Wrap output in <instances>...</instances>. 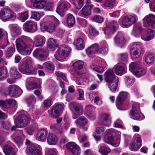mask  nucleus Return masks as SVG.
Segmentation results:
<instances>
[{"label":"nucleus","mask_w":155,"mask_h":155,"mask_svg":"<svg viewBox=\"0 0 155 155\" xmlns=\"http://www.w3.org/2000/svg\"><path fill=\"white\" fill-rule=\"evenodd\" d=\"M58 140V137L54 134L49 133L47 138L48 143L50 145H55Z\"/></svg>","instance_id":"nucleus-28"},{"label":"nucleus","mask_w":155,"mask_h":155,"mask_svg":"<svg viewBox=\"0 0 155 155\" xmlns=\"http://www.w3.org/2000/svg\"><path fill=\"white\" fill-rule=\"evenodd\" d=\"M110 149L106 146L101 147L99 150V152L102 155H107L110 152Z\"/></svg>","instance_id":"nucleus-51"},{"label":"nucleus","mask_w":155,"mask_h":155,"mask_svg":"<svg viewBox=\"0 0 155 155\" xmlns=\"http://www.w3.org/2000/svg\"><path fill=\"white\" fill-rule=\"evenodd\" d=\"M143 23L146 22L149 25L153 28H155V15L150 14L146 16L143 19Z\"/></svg>","instance_id":"nucleus-19"},{"label":"nucleus","mask_w":155,"mask_h":155,"mask_svg":"<svg viewBox=\"0 0 155 155\" xmlns=\"http://www.w3.org/2000/svg\"><path fill=\"white\" fill-rule=\"evenodd\" d=\"M84 0H72L74 5L77 9H80L83 5Z\"/></svg>","instance_id":"nucleus-55"},{"label":"nucleus","mask_w":155,"mask_h":155,"mask_svg":"<svg viewBox=\"0 0 155 155\" xmlns=\"http://www.w3.org/2000/svg\"><path fill=\"white\" fill-rule=\"evenodd\" d=\"M3 151L6 155H15L16 152L13 148L9 145H5L3 147Z\"/></svg>","instance_id":"nucleus-32"},{"label":"nucleus","mask_w":155,"mask_h":155,"mask_svg":"<svg viewBox=\"0 0 155 155\" xmlns=\"http://www.w3.org/2000/svg\"><path fill=\"white\" fill-rule=\"evenodd\" d=\"M148 34L146 35H143V39L146 41H148L153 39L155 36V31L152 29L148 30Z\"/></svg>","instance_id":"nucleus-41"},{"label":"nucleus","mask_w":155,"mask_h":155,"mask_svg":"<svg viewBox=\"0 0 155 155\" xmlns=\"http://www.w3.org/2000/svg\"><path fill=\"white\" fill-rule=\"evenodd\" d=\"M71 7L70 3L67 2L61 3L57 7L56 12L61 17L64 15L68 9Z\"/></svg>","instance_id":"nucleus-13"},{"label":"nucleus","mask_w":155,"mask_h":155,"mask_svg":"<svg viewBox=\"0 0 155 155\" xmlns=\"http://www.w3.org/2000/svg\"><path fill=\"white\" fill-rule=\"evenodd\" d=\"M31 17L37 21H38L40 20L41 18V15L38 12H31Z\"/></svg>","instance_id":"nucleus-64"},{"label":"nucleus","mask_w":155,"mask_h":155,"mask_svg":"<svg viewBox=\"0 0 155 155\" xmlns=\"http://www.w3.org/2000/svg\"><path fill=\"white\" fill-rule=\"evenodd\" d=\"M11 33L13 37L17 36L21 34L20 30L19 27L15 25H11L9 26Z\"/></svg>","instance_id":"nucleus-29"},{"label":"nucleus","mask_w":155,"mask_h":155,"mask_svg":"<svg viewBox=\"0 0 155 155\" xmlns=\"http://www.w3.org/2000/svg\"><path fill=\"white\" fill-rule=\"evenodd\" d=\"M137 20V18L134 16L130 15L124 17L122 20V24L125 26H129L134 23Z\"/></svg>","instance_id":"nucleus-20"},{"label":"nucleus","mask_w":155,"mask_h":155,"mask_svg":"<svg viewBox=\"0 0 155 155\" xmlns=\"http://www.w3.org/2000/svg\"><path fill=\"white\" fill-rule=\"evenodd\" d=\"M25 137H18L14 139V141L18 146L20 147L23 143Z\"/></svg>","instance_id":"nucleus-60"},{"label":"nucleus","mask_w":155,"mask_h":155,"mask_svg":"<svg viewBox=\"0 0 155 155\" xmlns=\"http://www.w3.org/2000/svg\"><path fill=\"white\" fill-rule=\"evenodd\" d=\"M134 78L130 76H126L125 78V82L127 86L130 85L133 82Z\"/></svg>","instance_id":"nucleus-63"},{"label":"nucleus","mask_w":155,"mask_h":155,"mask_svg":"<svg viewBox=\"0 0 155 155\" xmlns=\"http://www.w3.org/2000/svg\"><path fill=\"white\" fill-rule=\"evenodd\" d=\"M38 125L36 122H33L31 125L26 130L27 132L29 135H32L34 131L38 129Z\"/></svg>","instance_id":"nucleus-40"},{"label":"nucleus","mask_w":155,"mask_h":155,"mask_svg":"<svg viewBox=\"0 0 155 155\" xmlns=\"http://www.w3.org/2000/svg\"><path fill=\"white\" fill-rule=\"evenodd\" d=\"M146 70L140 66L137 68L134 74L137 77H140L145 74Z\"/></svg>","instance_id":"nucleus-46"},{"label":"nucleus","mask_w":155,"mask_h":155,"mask_svg":"<svg viewBox=\"0 0 155 155\" xmlns=\"http://www.w3.org/2000/svg\"><path fill=\"white\" fill-rule=\"evenodd\" d=\"M45 38L43 36L37 35L35 37L34 44L36 47L42 46L45 42Z\"/></svg>","instance_id":"nucleus-27"},{"label":"nucleus","mask_w":155,"mask_h":155,"mask_svg":"<svg viewBox=\"0 0 155 155\" xmlns=\"http://www.w3.org/2000/svg\"><path fill=\"white\" fill-rule=\"evenodd\" d=\"M28 155H42L41 150L37 149L34 144H31L27 149Z\"/></svg>","instance_id":"nucleus-22"},{"label":"nucleus","mask_w":155,"mask_h":155,"mask_svg":"<svg viewBox=\"0 0 155 155\" xmlns=\"http://www.w3.org/2000/svg\"><path fill=\"white\" fill-rule=\"evenodd\" d=\"M114 40L115 43L120 47H122L124 44L125 41L123 34L121 32L118 33L114 38Z\"/></svg>","instance_id":"nucleus-23"},{"label":"nucleus","mask_w":155,"mask_h":155,"mask_svg":"<svg viewBox=\"0 0 155 155\" xmlns=\"http://www.w3.org/2000/svg\"><path fill=\"white\" fill-rule=\"evenodd\" d=\"M93 107L91 105L87 106L85 108L86 110L87 111V115L90 117L91 118V120H94L95 117V115L94 113L92 111H90L88 110V109L89 107Z\"/></svg>","instance_id":"nucleus-59"},{"label":"nucleus","mask_w":155,"mask_h":155,"mask_svg":"<svg viewBox=\"0 0 155 155\" xmlns=\"http://www.w3.org/2000/svg\"><path fill=\"white\" fill-rule=\"evenodd\" d=\"M128 93L125 91H121L117 97L116 101V105L117 108L119 110L122 109V106L124 102L127 97Z\"/></svg>","instance_id":"nucleus-8"},{"label":"nucleus","mask_w":155,"mask_h":155,"mask_svg":"<svg viewBox=\"0 0 155 155\" xmlns=\"http://www.w3.org/2000/svg\"><path fill=\"white\" fill-rule=\"evenodd\" d=\"M139 66L137 63L131 62L129 65V70L134 74Z\"/></svg>","instance_id":"nucleus-49"},{"label":"nucleus","mask_w":155,"mask_h":155,"mask_svg":"<svg viewBox=\"0 0 155 155\" xmlns=\"http://www.w3.org/2000/svg\"><path fill=\"white\" fill-rule=\"evenodd\" d=\"M15 42L17 49L19 52L27 45L28 44L25 43L21 38L17 39Z\"/></svg>","instance_id":"nucleus-38"},{"label":"nucleus","mask_w":155,"mask_h":155,"mask_svg":"<svg viewBox=\"0 0 155 155\" xmlns=\"http://www.w3.org/2000/svg\"><path fill=\"white\" fill-rule=\"evenodd\" d=\"M33 6L37 9L43 8L45 4V0H31Z\"/></svg>","instance_id":"nucleus-30"},{"label":"nucleus","mask_w":155,"mask_h":155,"mask_svg":"<svg viewBox=\"0 0 155 155\" xmlns=\"http://www.w3.org/2000/svg\"><path fill=\"white\" fill-rule=\"evenodd\" d=\"M16 101L12 99H8L6 100L5 107L9 108L15 105Z\"/></svg>","instance_id":"nucleus-50"},{"label":"nucleus","mask_w":155,"mask_h":155,"mask_svg":"<svg viewBox=\"0 0 155 155\" xmlns=\"http://www.w3.org/2000/svg\"><path fill=\"white\" fill-rule=\"evenodd\" d=\"M62 109L63 106L62 105L57 104L51 109L50 111L51 116L54 118H56L60 116L62 113Z\"/></svg>","instance_id":"nucleus-17"},{"label":"nucleus","mask_w":155,"mask_h":155,"mask_svg":"<svg viewBox=\"0 0 155 155\" xmlns=\"http://www.w3.org/2000/svg\"><path fill=\"white\" fill-rule=\"evenodd\" d=\"M69 107L72 113L73 119H76L78 116L82 114L83 107L79 104L74 102H71L69 104Z\"/></svg>","instance_id":"nucleus-2"},{"label":"nucleus","mask_w":155,"mask_h":155,"mask_svg":"<svg viewBox=\"0 0 155 155\" xmlns=\"http://www.w3.org/2000/svg\"><path fill=\"white\" fill-rule=\"evenodd\" d=\"M15 48L14 45H12L11 46L8 48L6 51V55L8 57H11L15 51Z\"/></svg>","instance_id":"nucleus-48"},{"label":"nucleus","mask_w":155,"mask_h":155,"mask_svg":"<svg viewBox=\"0 0 155 155\" xmlns=\"http://www.w3.org/2000/svg\"><path fill=\"white\" fill-rule=\"evenodd\" d=\"M10 74L11 77L14 79H18L21 77V75L17 69L14 67H12L11 68Z\"/></svg>","instance_id":"nucleus-35"},{"label":"nucleus","mask_w":155,"mask_h":155,"mask_svg":"<svg viewBox=\"0 0 155 155\" xmlns=\"http://www.w3.org/2000/svg\"><path fill=\"white\" fill-rule=\"evenodd\" d=\"M47 134V130L44 129H41L38 131L37 134V139L40 141H45L46 140Z\"/></svg>","instance_id":"nucleus-25"},{"label":"nucleus","mask_w":155,"mask_h":155,"mask_svg":"<svg viewBox=\"0 0 155 155\" xmlns=\"http://www.w3.org/2000/svg\"><path fill=\"white\" fill-rule=\"evenodd\" d=\"M70 50V48L66 45L61 46L59 47L57 52L58 60L60 61H64V59L68 56Z\"/></svg>","instance_id":"nucleus-6"},{"label":"nucleus","mask_w":155,"mask_h":155,"mask_svg":"<svg viewBox=\"0 0 155 155\" xmlns=\"http://www.w3.org/2000/svg\"><path fill=\"white\" fill-rule=\"evenodd\" d=\"M26 87L28 90H32L38 87V85L35 81H31L26 84Z\"/></svg>","instance_id":"nucleus-52"},{"label":"nucleus","mask_w":155,"mask_h":155,"mask_svg":"<svg viewBox=\"0 0 155 155\" xmlns=\"http://www.w3.org/2000/svg\"><path fill=\"white\" fill-rule=\"evenodd\" d=\"M155 58V56L153 54H151L147 55L145 58V61L148 64L151 63Z\"/></svg>","instance_id":"nucleus-56"},{"label":"nucleus","mask_w":155,"mask_h":155,"mask_svg":"<svg viewBox=\"0 0 155 155\" xmlns=\"http://www.w3.org/2000/svg\"><path fill=\"white\" fill-rule=\"evenodd\" d=\"M118 61L120 63L124 64L127 61L128 56L127 53L120 54H118Z\"/></svg>","instance_id":"nucleus-43"},{"label":"nucleus","mask_w":155,"mask_h":155,"mask_svg":"<svg viewBox=\"0 0 155 155\" xmlns=\"http://www.w3.org/2000/svg\"><path fill=\"white\" fill-rule=\"evenodd\" d=\"M116 135L115 130H108L104 138V142L110 143L114 146H118L120 143L119 138H114Z\"/></svg>","instance_id":"nucleus-1"},{"label":"nucleus","mask_w":155,"mask_h":155,"mask_svg":"<svg viewBox=\"0 0 155 155\" xmlns=\"http://www.w3.org/2000/svg\"><path fill=\"white\" fill-rule=\"evenodd\" d=\"M56 43L55 40L53 38H49L48 41V49L51 51H54L55 49Z\"/></svg>","instance_id":"nucleus-45"},{"label":"nucleus","mask_w":155,"mask_h":155,"mask_svg":"<svg viewBox=\"0 0 155 155\" xmlns=\"http://www.w3.org/2000/svg\"><path fill=\"white\" fill-rule=\"evenodd\" d=\"M84 62L81 61H78L74 64V68L76 73L78 74H84L85 72V69L83 68Z\"/></svg>","instance_id":"nucleus-16"},{"label":"nucleus","mask_w":155,"mask_h":155,"mask_svg":"<svg viewBox=\"0 0 155 155\" xmlns=\"http://www.w3.org/2000/svg\"><path fill=\"white\" fill-rule=\"evenodd\" d=\"M141 45L139 42H134L130 47V50L131 57L132 59H136L139 57L141 51Z\"/></svg>","instance_id":"nucleus-4"},{"label":"nucleus","mask_w":155,"mask_h":155,"mask_svg":"<svg viewBox=\"0 0 155 155\" xmlns=\"http://www.w3.org/2000/svg\"><path fill=\"white\" fill-rule=\"evenodd\" d=\"M100 119L104 125L106 126L110 125L111 122V118L110 114L107 113L102 114L100 116Z\"/></svg>","instance_id":"nucleus-21"},{"label":"nucleus","mask_w":155,"mask_h":155,"mask_svg":"<svg viewBox=\"0 0 155 155\" xmlns=\"http://www.w3.org/2000/svg\"><path fill=\"white\" fill-rule=\"evenodd\" d=\"M32 64V62L31 60H26L22 63L21 66L19 68V70L23 73L28 74L31 72L30 68Z\"/></svg>","instance_id":"nucleus-10"},{"label":"nucleus","mask_w":155,"mask_h":155,"mask_svg":"<svg viewBox=\"0 0 155 155\" xmlns=\"http://www.w3.org/2000/svg\"><path fill=\"white\" fill-rule=\"evenodd\" d=\"M33 55L40 60L44 61L48 57V53L45 50L38 48L34 51Z\"/></svg>","instance_id":"nucleus-12"},{"label":"nucleus","mask_w":155,"mask_h":155,"mask_svg":"<svg viewBox=\"0 0 155 155\" xmlns=\"http://www.w3.org/2000/svg\"><path fill=\"white\" fill-rule=\"evenodd\" d=\"M19 87L15 85H12L9 86L7 90L3 91L1 88L0 89V92H4L5 94L13 97L18 94V89Z\"/></svg>","instance_id":"nucleus-15"},{"label":"nucleus","mask_w":155,"mask_h":155,"mask_svg":"<svg viewBox=\"0 0 155 155\" xmlns=\"http://www.w3.org/2000/svg\"><path fill=\"white\" fill-rule=\"evenodd\" d=\"M67 149L71 152L73 155H80L81 150L80 147L73 142H70L67 143Z\"/></svg>","instance_id":"nucleus-11"},{"label":"nucleus","mask_w":155,"mask_h":155,"mask_svg":"<svg viewBox=\"0 0 155 155\" xmlns=\"http://www.w3.org/2000/svg\"><path fill=\"white\" fill-rule=\"evenodd\" d=\"M27 103L30 105L34 104L36 102V99L34 96H31L26 99Z\"/></svg>","instance_id":"nucleus-62"},{"label":"nucleus","mask_w":155,"mask_h":155,"mask_svg":"<svg viewBox=\"0 0 155 155\" xmlns=\"http://www.w3.org/2000/svg\"><path fill=\"white\" fill-rule=\"evenodd\" d=\"M118 27V24L117 21H111L109 23L107 27L104 28L103 30L104 33L106 35L113 34L117 29Z\"/></svg>","instance_id":"nucleus-9"},{"label":"nucleus","mask_w":155,"mask_h":155,"mask_svg":"<svg viewBox=\"0 0 155 155\" xmlns=\"http://www.w3.org/2000/svg\"><path fill=\"white\" fill-rule=\"evenodd\" d=\"M119 79L118 78H116L115 80L108 82V87L110 90L112 91H115L117 89V87L118 85V82Z\"/></svg>","instance_id":"nucleus-44"},{"label":"nucleus","mask_w":155,"mask_h":155,"mask_svg":"<svg viewBox=\"0 0 155 155\" xmlns=\"http://www.w3.org/2000/svg\"><path fill=\"white\" fill-rule=\"evenodd\" d=\"M40 27L41 30L42 32L47 31L51 33L55 31L56 27L54 23L51 21L40 23Z\"/></svg>","instance_id":"nucleus-5"},{"label":"nucleus","mask_w":155,"mask_h":155,"mask_svg":"<svg viewBox=\"0 0 155 155\" xmlns=\"http://www.w3.org/2000/svg\"><path fill=\"white\" fill-rule=\"evenodd\" d=\"M66 21L68 26L70 27H72L74 26L75 23V17L72 14H68L66 16Z\"/></svg>","instance_id":"nucleus-33"},{"label":"nucleus","mask_w":155,"mask_h":155,"mask_svg":"<svg viewBox=\"0 0 155 155\" xmlns=\"http://www.w3.org/2000/svg\"><path fill=\"white\" fill-rule=\"evenodd\" d=\"M74 44L78 50H82L84 48V41L83 39L81 38H79L77 39L75 41Z\"/></svg>","instance_id":"nucleus-31"},{"label":"nucleus","mask_w":155,"mask_h":155,"mask_svg":"<svg viewBox=\"0 0 155 155\" xmlns=\"http://www.w3.org/2000/svg\"><path fill=\"white\" fill-rule=\"evenodd\" d=\"M87 122V120L83 116L80 117L75 121L76 124L78 126H84L85 125Z\"/></svg>","instance_id":"nucleus-39"},{"label":"nucleus","mask_w":155,"mask_h":155,"mask_svg":"<svg viewBox=\"0 0 155 155\" xmlns=\"http://www.w3.org/2000/svg\"><path fill=\"white\" fill-rule=\"evenodd\" d=\"M7 73V71L6 67L4 66L0 68V79L2 80L5 78Z\"/></svg>","instance_id":"nucleus-53"},{"label":"nucleus","mask_w":155,"mask_h":155,"mask_svg":"<svg viewBox=\"0 0 155 155\" xmlns=\"http://www.w3.org/2000/svg\"><path fill=\"white\" fill-rule=\"evenodd\" d=\"M14 12L9 9H4L1 11L0 15L4 20H6L13 17Z\"/></svg>","instance_id":"nucleus-18"},{"label":"nucleus","mask_w":155,"mask_h":155,"mask_svg":"<svg viewBox=\"0 0 155 155\" xmlns=\"http://www.w3.org/2000/svg\"><path fill=\"white\" fill-rule=\"evenodd\" d=\"M51 128L54 131L58 134H62L64 131V130H63V128L59 125L58 124H55L51 126Z\"/></svg>","instance_id":"nucleus-47"},{"label":"nucleus","mask_w":155,"mask_h":155,"mask_svg":"<svg viewBox=\"0 0 155 155\" xmlns=\"http://www.w3.org/2000/svg\"><path fill=\"white\" fill-rule=\"evenodd\" d=\"M141 146V138L140 137H136L134 141L131 145L130 149L133 151H137L139 150Z\"/></svg>","instance_id":"nucleus-26"},{"label":"nucleus","mask_w":155,"mask_h":155,"mask_svg":"<svg viewBox=\"0 0 155 155\" xmlns=\"http://www.w3.org/2000/svg\"><path fill=\"white\" fill-rule=\"evenodd\" d=\"M91 67L94 71L98 72H102L104 71L102 67H101L97 65L92 64L91 66Z\"/></svg>","instance_id":"nucleus-61"},{"label":"nucleus","mask_w":155,"mask_h":155,"mask_svg":"<svg viewBox=\"0 0 155 155\" xmlns=\"http://www.w3.org/2000/svg\"><path fill=\"white\" fill-rule=\"evenodd\" d=\"M98 45L97 43H95L89 47L86 50V52L88 55L94 53L98 50Z\"/></svg>","instance_id":"nucleus-42"},{"label":"nucleus","mask_w":155,"mask_h":155,"mask_svg":"<svg viewBox=\"0 0 155 155\" xmlns=\"http://www.w3.org/2000/svg\"><path fill=\"white\" fill-rule=\"evenodd\" d=\"M43 65L45 67L51 71H53L54 69V64L51 61H48L45 63Z\"/></svg>","instance_id":"nucleus-58"},{"label":"nucleus","mask_w":155,"mask_h":155,"mask_svg":"<svg viewBox=\"0 0 155 155\" xmlns=\"http://www.w3.org/2000/svg\"><path fill=\"white\" fill-rule=\"evenodd\" d=\"M139 108V104L135 103L132 105V107L130 111V117L135 120H140V115L138 112Z\"/></svg>","instance_id":"nucleus-14"},{"label":"nucleus","mask_w":155,"mask_h":155,"mask_svg":"<svg viewBox=\"0 0 155 155\" xmlns=\"http://www.w3.org/2000/svg\"><path fill=\"white\" fill-rule=\"evenodd\" d=\"M30 120V117L29 116L21 114L15 119V123L18 128H22L25 126Z\"/></svg>","instance_id":"nucleus-3"},{"label":"nucleus","mask_w":155,"mask_h":155,"mask_svg":"<svg viewBox=\"0 0 155 155\" xmlns=\"http://www.w3.org/2000/svg\"><path fill=\"white\" fill-rule=\"evenodd\" d=\"M23 28L26 32L34 33L38 29L37 24L32 21H27L23 24Z\"/></svg>","instance_id":"nucleus-7"},{"label":"nucleus","mask_w":155,"mask_h":155,"mask_svg":"<svg viewBox=\"0 0 155 155\" xmlns=\"http://www.w3.org/2000/svg\"><path fill=\"white\" fill-rule=\"evenodd\" d=\"M91 6H84L80 11V13L82 15V16H88L91 14Z\"/></svg>","instance_id":"nucleus-36"},{"label":"nucleus","mask_w":155,"mask_h":155,"mask_svg":"<svg viewBox=\"0 0 155 155\" xmlns=\"http://www.w3.org/2000/svg\"><path fill=\"white\" fill-rule=\"evenodd\" d=\"M28 12L27 11L18 15L19 19L22 22H24L28 18Z\"/></svg>","instance_id":"nucleus-57"},{"label":"nucleus","mask_w":155,"mask_h":155,"mask_svg":"<svg viewBox=\"0 0 155 155\" xmlns=\"http://www.w3.org/2000/svg\"><path fill=\"white\" fill-rule=\"evenodd\" d=\"M143 30L140 24L135 25L132 32V34L136 37H139L140 32Z\"/></svg>","instance_id":"nucleus-37"},{"label":"nucleus","mask_w":155,"mask_h":155,"mask_svg":"<svg viewBox=\"0 0 155 155\" xmlns=\"http://www.w3.org/2000/svg\"><path fill=\"white\" fill-rule=\"evenodd\" d=\"M105 80L107 82H111L115 80L116 78H118L115 76L114 72L112 70H108L105 73Z\"/></svg>","instance_id":"nucleus-24"},{"label":"nucleus","mask_w":155,"mask_h":155,"mask_svg":"<svg viewBox=\"0 0 155 155\" xmlns=\"http://www.w3.org/2000/svg\"><path fill=\"white\" fill-rule=\"evenodd\" d=\"M32 47V45L30 44L27 45L19 52V53L24 55H29L31 51Z\"/></svg>","instance_id":"nucleus-34"},{"label":"nucleus","mask_w":155,"mask_h":155,"mask_svg":"<svg viewBox=\"0 0 155 155\" xmlns=\"http://www.w3.org/2000/svg\"><path fill=\"white\" fill-rule=\"evenodd\" d=\"M116 73L117 75H120L124 73V68L122 66L116 65L114 67Z\"/></svg>","instance_id":"nucleus-54"}]
</instances>
